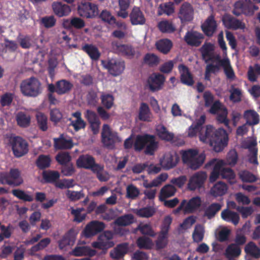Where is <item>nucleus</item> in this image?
I'll use <instances>...</instances> for the list:
<instances>
[{
	"label": "nucleus",
	"mask_w": 260,
	"mask_h": 260,
	"mask_svg": "<svg viewBox=\"0 0 260 260\" xmlns=\"http://www.w3.org/2000/svg\"><path fill=\"white\" fill-rule=\"evenodd\" d=\"M152 135L146 134L144 135H138L134 142V149L136 151H141L148 143V139L152 138Z\"/></svg>",
	"instance_id": "obj_36"
},
{
	"label": "nucleus",
	"mask_w": 260,
	"mask_h": 260,
	"mask_svg": "<svg viewBox=\"0 0 260 260\" xmlns=\"http://www.w3.org/2000/svg\"><path fill=\"white\" fill-rule=\"evenodd\" d=\"M133 219L132 214H126L118 217L114 221V224L119 226H127L133 223Z\"/></svg>",
	"instance_id": "obj_59"
},
{
	"label": "nucleus",
	"mask_w": 260,
	"mask_h": 260,
	"mask_svg": "<svg viewBox=\"0 0 260 260\" xmlns=\"http://www.w3.org/2000/svg\"><path fill=\"white\" fill-rule=\"evenodd\" d=\"M178 69L180 74L181 82L189 86H192L194 81L189 68L184 64H180L178 67Z\"/></svg>",
	"instance_id": "obj_19"
},
{
	"label": "nucleus",
	"mask_w": 260,
	"mask_h": 260,
	"mask_svg": "<svg viewBox=\"0 0 260 260\" xmlns=\"http://www.w3.org/2000/svg\"><path fill=\"white\" fill-rule=\"evenodd\" d=\"M260 75V64L255 63L249 67L247 72L248 80L251 82H255L257 80V76Z\"/></svg>",
	"instance_id": "obj_55"
},
{
	"label": "nucleus",
	"mask_w": 260,
	"mask_h": 260,
	"mask_svg": "<svg viewBox=\"0 0 260 260\" xmlns=\"http://www.w3.org/2000/svg\"><path fill=\"white\" fill-rule=\"evenodd\" d=\"M179 159L178 154L175 152L166 153L163 159L160 161L161 166L166 170L175 167Z\"/></svg>",
	"instance_id": "obj_22"
},
{
	"label": "nucleus",
	"mask_w": 260,
	"mask_h": 260,
	"mask_svg": "<svg viewBox=\"0 0 260 260\" xmlns=\"http://www.w3.org/2000/svg\"><path fill=\"white\" fill-rule=\"evenodd\" d=\"M244 118L246 123L249 125H254L259 121L258 114L253 110H247L244 112Z\"/></svg>",
	"instance_id": "obj_39"
},
{
	"label": "nucleus",
	"mask_w": 260,
	"mask_h": 260,
	"mask_svg": "<svg viewBox=\"0 0 260 260\" xmlns=\"http://www.w3.org/2000/svg\"><path fill=\"white\" fill-rule=\"evenodd\" d=\"M9 143L16 157H22L28 151L27 142L21 137H11L9 140Z\"/></svg>",
	"instance_id": "obj_7"
},
{
	"label": "nucleus",
	"mask_w": 260,
	"mask_h": 260,
	"mask_svg": "<svg viewBox=\"0 0 260 260\" xmlns=\"http://www.w3.org/2000/svg\"><path fill=\"white\" fill-rule=\"evenodd\" d=\"M259 3L260 0L239 1L235 3L232 12L237 16H239L242 14L247 16H251L258 9V7L255 4Z\"/></svg>",
	"instance_id": "obj_4"
},
{
	"label": "nucleus",
	"mask_w": 260,
	"mask_h": 260,
	"mask_svg": "<svg viewBox=\"0 0 260 260\" xmlns=\"http://www.w3.org/2000/svg\"><path fill=\"white\" fill-rule=\"evenodd\" d=\"M152 138L148 139L149 141L147 144L145 153L148 155H153L155 151L157 148L158 143L155 141L154 136L152 135Z\"/></svg>",
	"instance_id": "obj_61"
},
{
	"label": "nucleus",
	"mask_w": 260,
	"mask_h": 260,
	"mask_svg": "<svg viewBox=\"0 0 260 260\" xmlns=\"http://www.w3.org/2000/svg\"><path fill=\"white\" fill-rule=\"evenodd\" d=\"M157 27L159 30L163 33H172L176 30L173 23L167 20H162L158 22Z\"/></svg>",
	"instance_id": "obj_49"
},
{
	"label": "nucleus",
	"mask_w": 260,
	"mask_h": 260,
	"mask_svg": "<svg viewBox=\"0 0 260 260\" xmlns=\"http://www.w3.org/2000/svg\"><path fill=\"white\" fill-rule=\"evenodd\" d=\"M172 218L170 216H166L161 226V230L156 241V246L157 249L164 248L168 244V235Z\"/></svg>",
	"instance_id": "obj_8"
},
{
	"label": "nucleus",
	"mask_w": 260,
	"mask_h": 260,
	"mask_svg": "<svg viewBox=\"0 0 260 260\" xmlns=\"http://www.w3.org/2000/svg\"><path fill=\"white\" fill-rule=\"evenodd\" d=\"M207 175L205 172L199 171L194 173L189 179L187 186L190 190L204 188V183Z\"/></svg>",
	"instance_id": "obj_11"
},
{
	"label": "nucleus",
	"mask_w": 260,
	"mask_h": 260,
	"mask_svg": "<svg viewBox=\"0 0 260 260\" xmlns=\"http://www.w3.org/2000/svg\"><path fill=\"white\" fill-rule=\"evenodd\" d=\"M176 192V188L172 185L168 184L164 186L160 190L159 200L165 201L166 198L173 196Z\"/></svg>",
	"instance_id": "obj_47"
},
{
	"label": "nucleus",
	"mask_w": 260,
	"mask_h": 260,
	"mask_svg": "<svg viewBox=\"0 0 260 260\" xmlns=\"http://www.w3.org/2000/svg\"><path fill=\"white\" fill-rule=\"evenodd\" d=\"M221 208V205L219 203H212L205 209L204 216L208 219H211L215 216Z\"/></svg>",
	"instance_id": "obj_50"
},
{
	"label": "nucleus",
	"mask_w": 260,
	"mask_h": 260,
	"mask_svg": "<svg viewBox=\"0 0 260 260\" xmlns=\"http://www.w3.org/2000/svg\"><path fill=\"white\" fill-rule=\"evenodd\" d=\"M193 9L188 3H183L179 10L178 17L182 22L190 21L193 18Z\"/></svg>",
	"instance_id": "obj_20"
},
{
	"label": "nucleus",
	"mask_w": 260,
	"mask_h": 260,
	"mask_svg": "<svg viewBox=\"0 0 260 260\" xmlns=\"http://www.w3.org/2000/svg\"><path fill=\"white\" fill-rule=\"evenodd\" d=\"M201 204V200L199 197H196L191 198L187 203H186L184 207V212L192 213L197 209Z\"/></svg>",
	"instance_id": "obj_43"
},
{
	"label": "nucleus",
	"mask_w": 260,
	"mask_h": 260,
	"mask_svg": "<svg viewBox=\"0 0 260 260\" xmlns=\"http://www.w3.org/2000/svg\"><path fill=\"white\" fill-rule=\"evenodd\" d=\"M126 192V198L132 200H136L140 194L139 189L133 184L127 185Z\"/></svg>",
	"instance_id": "obj_57"
},
{
	"label": "nucleus",
	"mask_w": 260,
	"mask_h": 260,
	"mask_svg": "<svg viewBox=\"0 0 260 260\" xmlns=\"http://www.w3.org/2000/svg\"><path fill=\"white\" fill-rule=\"evenodd\" d=\"M214 46L211 43H205L200 49L202 59L206 62L211 61L213 58Z\"/></svg>",
	"instance_id": "obj_28"
},
{
	"label": "nucleus",
	"mask_w": 260,
	"mask_h": 260,
	"mask_svg": "<svg viewBox=\"0 0 260 260\" xmlns=\"http://www.w3.org/2000/svg\"><path fill=\"white\" fill-rule=\"evenodd\" d=\"M52 6L54 13L59 17L68 15L71 11L68 5L61 2H54Z\"/></svg>",
	"instance_id": "obj_30"
},
{
	"label": "nucleus",
	"mask_w": 260,
	"mask_h": 260,
	"mask_svg": "<svg viewBox=\"0 0 260 260\" xmlns=\"http://www.w3.org/2000/svg\"><path fill=\"white\" fill-rule=\"evenodd\" d=\"M100 99L101 104L104 108L110 109L113 107L114 97L112 94L102 92Z\"/></svg>",
	"instance_id": "obj_51"
},
{
	"label": "nucleus",
	"mask_w": 260,
	"mask_h": 260,
	"mask_svg": "<svg viewBox=\"0 0 260 260\" xmlns=\"http://www.w3.org/2000/svg\"><path fill=\"white\" fill-rule=\"evenodd\" d=\"M14 94L11 92H6L3 94L0 99V104L2 107L9 106L14 99Z\"/></svg>",
	"instance_id": "obj_64"
},
{
	"label": "nucleus",
	"mask_w": 260,
	"mask_h": 260,
	"mask_svg": "<svg viewBox=\"0 0 260 260\" xmlns=\"http://www.w3.org/2000/svg\"><path fill=\"white\" fill-rule=\"evenodd\" d=\"M75 241V237L73 230H70L58 241L59 247L60 249H63L67 246L73 245Z\"/></svg>",
	"instance_id": "obj_33"
},
{
	"label": "nucleus",
	"mask_w": 260,
	"mask_h": 260,
	"mask_svg": "<svg viewBox=\"0 0 260 260\" xmlns=\"http://www.w3.org/2000/svg\"><path fill=\"white\" fill-rule=\"evenodd\" d=\"M105 67L111 75L116 77L120 75L123 72L125 69V63L123 61L111 59L106 61Z\"/></svg>",
	"instance_id": "obj_15"
},
{
	"label": "nucleus",
	"mask_w": 260,
	"mask_h": 260,
	"mask_svg": "<svg viewBox=\"0 0 260 260\" xmlns=\"http://www.w3.org/2000/svg\"><path fill=\"white\" fill-rule=\"evenodd\" d=\"M51 158L49 155L40 154L37 158L35 164L41 170L49 168L51 166Z\"/></svg>",
	"instance_id": "obj_35"
},
{
	"label": "nucleus",
	"mask_w": 260,
	"mask_h": 260,
	"mask_svg": "<svg viewBox=\"0 0 260 260\" xmlns=\"http://www.w3.org/2000/svg\"><path fill=\"white\" fill-rule=\"evenodd\" d=\"M218 63L219 66L222 67L223 69L224 74L226 78L229 79L233 80L235 78V74L232 69L229 59L223 58L218 59Z\"/></svg>",
	"instance_id": "obj_34"
},
{
	"label": "nucleus",
	"mask_w": 260,
	"mask_h": 260,
	"mask_svg": "<svg viewBox=\"0 0 260 260\" xmlns=\"http://www.w3.org/2000/svg\"><path fill=\"white\" fill-rule=\"evenodd\" d=\"M117 138V133L112 132L109 125L104 124L102 132V141L104 145L108 148H113Z\"/></svg>",
	"instance_id": "obj_12"
},
{
	"label": "nucleus",
	"mask_w": 260,
	"mask_h": 260,
	"mask_svg": "<svg viewBox=\"0 0 260 260\" xmlns=\"http://www.w3.org/2000/svg\"><path fill=\"white\" fill-rule=\"evenodd\" d=\"M20 90L25 96L36 98L42 93L41 83L37 78L31 77L21 82Z\"/></svg>",
	"instance_id": "obj_3"
},
{
	"label": "nucleus",
	"mask_w": 260,
	"mask_h": 260,
	"mask_svg": "<svg viewBox=\"0 0 260 260\" xmlns=\"http://www.w3.org/2000/svg\"><path fill=\"white\" fill-rule=\"evenodd\" d=\"M202 29L204 34L208 36L211 37L216 30L217 24L213 15L209 16L205 22L201 26Z\"/></svg>",
	"instance_id": "obj_23"
},
{
	"label": "nucleus",
	"mask_w": 260,
	"mask_h": 260,
	"mask_svg": "<svg viewBox=\"0 0 260 260\" xmlns=\"http://www.w3.org/2000/svg\"><path fill=\"white\" fill-rule=\"evenodd\" d=\"M165 79L164 75L159 73H154L151 75L148 79V84L150 90L152 92L160 90L162 87Z\"/></svg>",
	"instance_id": "obj_17"
},
{
	"label": "nucleus",
	"mask_w": 260,
	"mask_h": 260,
	"mask_svg": "<svg viewBox=\"0 0 260 260\" xmlns=\"http://www.w3.org/2000/svg\"><path fill=\"white\" fill-rule=\"evenodd\" d=\"M222 20L224 26L228 29L234 30L243 29L245 27L244 23L230 15H224Z\"/></svg>",
	"instance_id": "obj_18"
},
{
	"label": "nucleus",
	"mask_w": 260,
	"mask_h": 260,
	"mask_svg": "<svg viewBox=\"0 0 260 260\" xmlns=\"http://www.w3.org/2000/svg\"><path fill=\"white\" fill-rule=\"evenodd\" d=\"M245 253L253 257L260 258V248L253 242H248L244 248Z\"/></svg>",
	"instance_id": "obj_44"
},
{
	"label": "nucleus",
	"mask_w": 260,
	"mask_h": 260,
	"mask_svg": "<svg viewBox=\"0 0 260 260\" xmlns=\"http://www.w3.org/2000/svg\"><path fill=\"white\" fill-rule=\"evenodd\" d=\"M82 49L86 52L92 60H98L101 56V53L98 48L92 44H86Z\"/></svg>",
	"instance_id": "obj_37"
},
{
	"label": "nucleus",
	"mask_w": 260,
	"mask_h": 260,
	"mask_svg": "<svg viewBox=\"0 0 260 260\" xmlns=\"http://www.w3.org/2000/svg\"><path fill=\"white\" fill-rule=\"evenodd\" d=\"M54 147L56 150L70 149L73 146L72 139H66L63 134L60 135L59 138H54Z\"/></svg>",
	"instance_id": "obj_25"
},
{
	"label": "nucleus",
	"mask_w": 260,
	"mask_h": 260,
	"mask_svg": "<svg viewBox=\"0 0 260 260\" xmlns=\"http://www.w3.org/2000/svg\"><path fill=\"white\" fill-rule=\"evenodd\" d=\"M13 195L24 202H31L34 201V198L31 195L26 193L24 190L20 189H15L12 190Z\"/></svg>",
	"instance_id": "obj_56"
},
{
	"label": "nucleus",
	"mask_w": 260,
	"mask_h": 260,
	"mask_svg": "<svg viewBox=\"0 0 260 260\" xmlns=\"http://www.w3.org/2000/svg\"><path fill=\"white\" fill-rule=\"evenodd\" d=\"M221 217L223 220L231 222L235 225H237L240 220L239 214L228 209H224L221 212Z\"/></svg>",
	"instance_id": "obj_29"
},
{
	"label": "nucleus",
	"mask_w": 260,
	"mask_h": 260,
	"mask_svg": "<svg viewBox=\"0 0 260 260\" xmlns=\"http://www.w3.org/2000/svg\"><path fill=\"white\" fill-rule=\"evenodd\" d=\"M174 12V6L173 2L165 3L160 4L158 7V15L159 16L165 14L170 16Z\"/></svg>",
	"instance_id": "obj_48"
},
{
	"label": "nucleus",
	"mask_w": 260,
	"mask_h": 260,
	"mask_svg": "<svg viewBox=\"0 0 260 260\" xmlns=\"http://www.w3.org/2000/svg\"><path fill=\"white\" fill-rule=\"evenodd\" d=\"M128 247L127 243L118 244L110 252V256L112 258L120 259L122 258L128 251Z\"/></svg>",
	"instance_id": "obj_31"
},
{
	"label": "nucleus",
	"mask_w": 260,
	"mask_h": 260,
	"mask_svg": "<svg viewBox=\"0 0 260 260\" xmlns=\"http://www.w3.org/2000/svg\"><path fill=\"white\" fill-rule=\"evenodd\" d=\"M105 228L104 222L98 220H93L86 225L83 233L86 238H90L101 232Z\"/></svg>",
	"instance_id": "obj_16"
},
{
	"label": "nucleus",
	"mask_w": 260,
	"mask_h": 260,
	"mask_svg": "<svg viewBox=\"0 0 260 260\" xmlns=\"http://www.w3.org/2000/svg\"><path fill=\"white\" fill-rule=\"evenodd\" d=\"M111 47L115 53L128 58H133L136 54L135 50L131 45L122 44L117 41L112 42Z\"/></svg>",
	"instance_id": "obj_10"
},
{
	"label": "nucleus",
	"mask_w": 260,
	"mask_h": 260,
	"mask_svg": "<svg viewBox=\"0 0 260 260\" xmlns=\"http://www.w3.org/2000/svg\"><path fill=\"white\" fill-rule=\"evenodd\" d=\"M0 182L13 187H17L23 183L21 172L18 169L12 168L9 172L0 173Z\"/></svg>",
	"instance_id": "obj_5"
},
{
	"label": "nucleus",
	"mask_w": 260,
	"mask_h": 260,
	"mask_svg": "<svg viewBox=\"0 0 260 260\" xmlns=\"http://www.w3.org/2000/svg\"><path fill=\"white\" fill-rule=\"evenodd\" d=\"M156 132L158 137L166 141H171L174 137L173 133L169 132L163 125H158L156 128Z\"/></svg>",
	"instance_id": "obj_42"
},
{
	"label": "nucleus",
	"mask_w": 260,
	"mask_h": 260,
	"mask_svg": "<svg viewBox=\"0 0 260 260\" xmlns=\"http://www.w3.org/2000/svg\"><path fill=\"white\" fill-rule=\"evenodd\" d=\"M151 115L148 105L145 103H142L139 109V119L143 121H150Z\"/></svg>",
	"instance_id": "obj_45"
},
{
	"label": "nucleus",
	"mask_w": 260,
	"mask_h": 260,
	"mask_svg": "<svg viewBox=\"0 0 260 260\" xmlns=\"http://www.w3.org/2000/svg\"><path fill=\"white\" fill-rule=\"evenodd\" d=\"M73 87V84L69 80L61 79L56 82L55 84H49L48 91L56 92L59 95L68 94Z\"/></svg>",
	"instance_id": "obj_9"
},
{
	"label": "nucleus",
	"mask_w": 260,
	"mask_h": 260,
	"mask_svg": "<svg viewBox=\"0 0 260 260\" xmlns=\"http://www.w3.org/2000/svg\"><path fill=\"white\" fill-rule=\"evenodd\" d=\"M95 158L89 154H82L76 160V166L78 168H83L89 170L93 164Z\"/></svg>",
	"instance_id": "obj_26"
},
{
	"label": "nucleus",
	"mask_w": 260,
	"mask_h": 260,
	"mask_svg": "<svg viewBox=\"0 0 260 260\" xmlns=\"http://www.w3.org/2000/svg\"><path fill=\"white\" fill-rule=\"evenodd\" d=\"M199 133L201 141L209 144L216 152H220L228 145L229 137L226 131L222 128L216 129L213 126L207 125L202 130L192 123L188 128V136L195 137Z\"/></svg>",
	"instance_id": "obj_1"
},
{
	"label": "nucleus",
	"mask_w": 260,
	"mask_h": 260,
	"mask_svg": "<svg viewBox=\"0 0 260 260\" xmlns=\"http://www.w3.org/2000/svg\"><path fill=\"white\" fill-rule=\"evenodd\" d=\"M114 233L111 231H105L98 237L97 241L92 242L91 246L94 248L101 249L105 254L107 250L114 246L112 241Z\"/></svg>",
	"instance_id": "obj_6"
},
{
	"label": "nucleus",
	"mask_w": 260,
	"mask_h": 260,
	"mask_svg": "<svg viewBox=\"0 0 260 260\" xmlns=\"http://www.w3.org/2000/svg\"><path fill=\"white\" fill-rule=\"evenodd\" d=\"M155 212V210L152 206H147L137 210L136 214L140 217L149 218L152 216Z\"/></svg>",
	"instance_id": "obj_60"
},
{
	"label": "nucleus",
	"mask_w": 260,
	"mask_h": 260,
	"mask_svg": "<svg viewBox=\"0 0 260 260\" xmlns=\"http://www.w3.org/2000/svg\"><path fill=\"white\" fill-rule=\"evenodd\" d=\"M228 189L226 184L218 181L211 188L210 194L214 197H221L226 193Z\"/></svg>",
	"instance_id": "obj_32"
},
{
	"label": "nucleus",
	"mask_w": 260,
	"mask_h": 260,
	"mask_svg": "<svg viewBox=\"0 0 260 260\" xmlns=\"http://www.w3.org/2000/svg\"><path fill=\"white\" fill-rule=\"evenodd\" d=\"M182 160L190 169L196 170L204 164L206 156L204 153H199L196 149H188L180 152Z\"/></svg>",
	"instance_id": "obj_2"
},
{
	"label": "nucleus",
	"mask_w": 260,
	"mask_h": 260,
	"mask_svg": "<svg viewBox=\"0 0 260 260\" xmlns=\"http://www.w3.org/2000/svg\"><path fill=\"white\" fill-rule=\"evenodd\" d=\"M42 176L47 183H55L60 177V174L56 171H44Z\"/></svg>",
	"instance_id": "obj_53"
},
{
	"label": "nucleus",
	"mask_w": 260,
	"mask_h": 260,
	"mask_svg": "<svg viewBox=\"0 0 260 260\" xmlns=\"http://www.w3.org/2000/svg\"><path fill=\"white\" fill-rule=\"evenodd\" d=\"M129 16L132 25H143L146 22L144 14L139 7H134Z\"/></svg>",
	"instance_id": "obj_21"
},
{
	"label": "nucleus",
	"mask_w": 260,
	"mask_h": 260,
	"mask_svg": "<svg viewBox=\"0 0 260 260\" xmlns=\"http://www.w3.org/2000/svg\"><path fill=\"white\" fill-rule=\"evenodd\" d=\"M204 236V229L202 225L197 224L192 233V239L193 241L197 243L201 242Z\"/></svg>",
	"instance_id": "obj_58"
},
{
	"label": "nucleus",
	"mask_w": 260,
	"mask_h": 260,
	"mask_svg": "<svg viewBox=\"0 0 260 260\" xmlns=\"http://www.w3.org/2000/svg\"><path fill=\"white\" fill-rule=\"evenodd\" d=\"M204 38V34L192 29L186 32L184 41L189 46L198 47L203 42Z\"/></svg>",
	"instance_id": "obj_14"
},
{
	"label": "nucleus",
	"mask_w": 260,
	"mask_h": 260,
	"mask_svg": "<svg viewBox=\"0 0 260 260\" xmlns=\"http://www.w3.org/2000/svg\"><path fill=\"white\" fill-rule=\"evenodd\" d=\"M240 179L244 182H254L257 180V177L248 171H243L239 173Z\"/></svg>",
	"instance_id": "obj_63"
},
{
	"label": "nucleus",
	"mask_w": 260,
	"mask_h": 260,
	"mask_svg": "<svg viewBox=\"0 0 260 260\" xmlns=\"http://www.w3.org/2000/svg\"><path fill=\"white\" fill-rule=\"evenodd\" d=\"M159 60V58L153 53H147L144 57V62L150 67L157 65Z\"/></svg>",
	"instance_id": "obj_62"
},
{
	"label": "nucleus",
	"mask_w": 260,
	"mask_h": 260,
	"mask_svg": "<svg viewBox=\"0 0 260 260\" xmlns=\"http://www.w3.org/2000/svg\"><path fill=\"white\" fill-rule=\"evenodd\" d=\"M37 125L42 132H46L48 129V117L42 112H38L36 115Z\"/></svg>",
	"instance_id": "obj_46"
},
{
	"label": "nucleus",
	"mask_w": 260,
	"mask_h": 260,
	"mask_svg": "<svg viewBox=\"0 0 260 260\" xmlns=\"http://www.w3.org/2000/svg\"><path fill=\"white\" fill-rule=\"evenodd\" d=\"M16 121L19 126L26 127L30 122V117L23 112H19L16 115Z\"/></svg>",
	"instance_id": "obj_52"
},
{
	"label": "nucleus",
	"mask_w": 260,
	"mask_h": 260,
	"mask_svg": "<svg viewBox=\"0 0 260 260\" xmlns=\"http://www.w3.org/2000/svg\"><path fill=\"white\" fill-rule=\"evenodd\" d=\"M172 46V42L168 39H161L155 43L156 49L164 54H168L170 51Z\"/></svg>",
	"instance_id": "obj_38"
},
{
	"label": "nucleus",
	"mask_w": 260,
	"mask_h": 260,
	"mask_svg": "<svg viewBox=\"0 0 260 260\" xmlns=\"http://www.w3.org/2000/svg\"><path fill=\"white\" fill-rule=\"evenodd\" d=\"M241 253L240 247L234 243L228 246L225 250V256L228 258H237L240 256Z\"/></svg>",
	"instance_id": "obj_41"
},
{
	"label": "nucleus",
	"mask_w": 260,
	"mask_h": 260,
	"mask_svg": "<svg viewBox=\"0 0 260 260\" xmlns=\"http://www.w3.org/2000/svg\"><path fill=\"white\" fill-rule=\"evenodd\" d=\"M50 116L51 121L54 125H56L59 122H66L68 120H71V118L63 117L62 113L57 108H54L50 110Z\"/></svg>",
	"instance_id": "obj_40"
},
{
	"label": "nucleus",
	"mask_w": 260,
	"mask_h": 260,
	"mask_svg": "<svg viewBox=\"0 0 260 260\" xmlns=\"http://www.w3.org/2000/svg\"><path fill=\"white\" fill-rule=\"evenodd\" d=\"M216 159H213L209 162H208L206 165V167H208V166H213V169L211 173L209 180L211 182H213L215 181L219 176L220 175L221 173V169H222V167L223 165V161L221 160L217 161L215 163Z\"/></svg>",
	"instance_id": "obj_24"
},
{
	"label": "nucleus",
	"mask_w": 260,
	"mask_h": 260,
	"mask_svg": "<svg viewBox=\"0 0 260 260\" xmlns=\"http://www.w3.org/2000/svg\"><path fill=\"white\" fill-rule=\"evenodd\" d=\"M120 10L117 12V16L122 18H126L128 16L127 10L130 5V0H118Z\"/></svg>",
	"instance_id": "obj_54"
},
{
	"label": "nucleus",
	"mask_w": 260,
	"mask_h": 260,
	"mask_svg": "<svg viewBox=\"0 0 260 260\" xmlns=\"http://www.w3.org/2000/svg\"><path fill=\"white\" fill-rule=\"evenodd\" d=\"M79 15L87 18H93L99 14L96 5L90 2L82 3L78 8Z\"/></svg>",
	"instance_id": "obj_13"
},
{
	"label": "nucleus",
	"mask_w": 260,
	"mask_h": 260,
	"mask_svg": "<svg viewBox=\"0 0 260 260\" xmlns=\"http://www.w3.org/2000/svg\"><path fill=\"white\" fill-rule=\"evenodd\" d=\"M97 251L86 246H77L71 252L75 256H88L92 257L96 255Z\"/></svg>",
	"instance_id": "obj_27"
}]
</instances>
